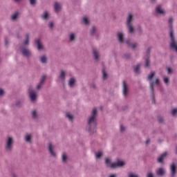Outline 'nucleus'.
I'll return each instance as SVG.
<instances>
[{"label":"nucleus","mask_w":177,"mask_h":177,"mask_svg":"<svg viewBox=\"0 0 177 177\" xmlns=\"http://www.w3.org/2000/svg\"><path fill=\"white\" fill-rule=\"evenodd\" d=\"M97 109L94 107L91 112V115L87 118V124L86 127V131L92 136L97 132L96 127L97 126Z\"/></svg>","instance_id":"obj_1"},{"label":"nucleus","mask_w":177,"mask_h":177,"mask_svg":"<svg viewBox=\"0 0 177 177\" xmlns=\"http://www.w3.org/2000/svg\"><path fill=\"white\" fill-rule=\"evenodd\" d=\"M133 20H135L133 15L128 13L125 23L127 28V32L130 35H135V34H136L137 32V35H138V37H140L143 35V28H142L141 26H138L136 29L133 24Z\"/></svg>","instance_id":"obj_2"},{"label":"nucleus","mask_w":177,"mask_h":177,"mask_svg":"<svg viewBox=\"0 0 177 177\" xmlns=\"http://www.w3.org/2000/svg\"><path fill=\"white\" fill-rule=\"evenodd\" d=\"M167 30L169 34V47L173 49L174 52L177 53V41L176 37H175V30H174V17H169L167 21Z\"/></svg>","instance_id":"obj_3"},{"label":"nucleus","mask_w":177,"mask_h":177,"mask_svg":"<svg viewBox=\"0 0 177 177\" xmlns=\"http://www.w3.org/2000/svg\"><path fill=\"white\" fill-rule=\"evenodd\" d=\"M30 45V33H26L24 36V41L19 46L20 53L22 56L24 57H31L32 56V53L31 50L26 46H28Z\"/></svg>","instance_id":"obj_4"},{"label":"nucleus","mask_w":177,"mask_h":177,"mask_svg":"<svg viewBox=\"0 0 177 177\" xmlns=\"http://www.w3.org/2000/svg\"><path fill=\"white\" fill-rule=\"evenodd\" d=\"M151 49H153L151 46L148 47L144 56V66L145 68H149L150 66H151V60L150 59L151 57Z\"/></svg>","instance_id":"obj_5"},{"label":"nucleus","mask_w":177,"mask_h":177,"mask_svg":"<svg viewBox=\"0 0 177 177\" xmlns=\"http://www.w3.org/2000/svg\"><path fill=\"white\" fill-rule=\"evenodd\" d=\"M15 145V139L12 136H7L5 140V149L6 151H12Z\"/></svg>","instance_id":"obj_6"},{"label":"nucleus","mask_w":177,"mask_h":177,"mask_svg":"<svg viewBox=\"0 0 177 177\" xmlns=\"http://www.w3.org/2000/svg\"><path fill=\"white\" fill-rule=\"evenodd\" d=\"M28 93L30 103H37V100H38V94H37L35 90H33L32 87H29L28 89Z\"/></svg>","instance_id":"obj_7"},{"label":"nucleus","mask_w":177,"mask_h":177,"mask_svg":"<svg viewBox=\"0 0 177 177\" xmlns=\"http://www.w3.org/2000/svg\"><path fill=\"white\" fill-rule=\"evenodd\" d=\"M177 158H173V162L170 164L169 166V177H176L177 174Z\"/></svg>","instance_id":"obj_8"},{"label":"nucleus","mask_w":177,"mask_h":177,"mask_svg":"<svg viewBox=\"0 0 177 177\" xmlns=\"http://www.w3.org/2000/svg\"><path fill=\"white\" fill-rule=\"evenodd\" d=\"M30 116L32 121H35L36 122L39 121V111L37 109H32L30 111Z\"/></svg>","instance_id":"obj_9"},{"label":"nucleus","mask_w":177,"mask_h":177,"mask_svg":"<svg viewBox=\"0 0 177 177\" xmlns=\"http://www.w3.org/2000/svg\"><path fill=\"white\" fill-rule=\"evenodd\" d=\"M122 89L123 96L124 97H128V95L129 94V86H128V83H127L126 81L122 82Z\"/></svg>","instance_id":"obj_10"},{"label":"nucleus","mask_w":177,"mask_h":177,"mask_svg":"<svg viewBox=\"0 0 177 177\" xmlns=\"http://www.w3.org/2000/svg\"><path fill=\"white\" fill-rule=\"evenodd\" d=\"M167 157H168L167 152H165L159 155L156 158V162H158V164H161L162 165H164V164H165V158H167Z\"/></svg>","instance_id":"obj_11"},{"label":"nucleus","mask_w":177,"mask_h":177,"mask_svg":"<svg viewBox=\"0 0 177 177\" xmlns=\"http://www.w3.org/2000/svg\"><path fill=\"white\" fill-rule=\"evenodd\" d=\"M93 58L95 62H99L100 60V52L96 48H93L92 49Z\"/></svg>","instance_id":"obj_12"},{"label":"nucleus","mask_w":177,"mask_h":177,"mask_svg":"<svg viewBox=\"0 0 177 177\" xmlns=\"http://www.w3.org/2000/svg\"><path fill=\"white\" fill-rule=\"evenodd\" d=\"M34 42L35 48L37 49V50H44V44H42L40 38L35 39Z\"/></svg>","instance_id":"obj_13"},{"label":"nucleus","mask_w":177,"mask_h":177,"mask_svg":"<svg viewBox=\"0 0 177 177\" xmlns=\"http://www.w3.org/2000/svg\"><path fill=\"white\" fill-rule=\"evenodd\" d=\"M47 149L52 157H57L56 152H55V146H53V144H52V142H48Z\"/></svg>","instance_id":"obj_14"},{"label":"nucleus","mask_w":177,"mask_h":177,"mask_svg":"<svg viewBox=\"0 0 177 177\" xmlns=\"http://www.w3.org/2000/svg\"><path fill=\"white\" fill-rule=\"evenodd\" d=\"M114 169L115 168H124L127 165V162L121 159H118L116 162H114Z\"/></svg>","instance_id":"obj_15"},{"label":"nucleus","mask_w":177,"mask_h":177,"mask_svg":"<svg viewBox=\"0 0 177 177\" xmlns=\"http://www.w3.org/2000/svg\"><path fill=\"white\" fill-rule=\"evenodd\" d=\"M155 12H156V15H162L163 16H165V15L167 13L165 12V10H164V8H162V6L161 4H158V6H156Z\"/></svg>","instance_id":"obj_16"},{"label":"nucleus","mask_w":177,"mask_h":177,"mask_svg":"<svg viewBox=\"0 0 177 177\" xmlns=\"http://www.w3.org/2000/svg\"><path fill=\"white\" fill-rule=\"evenodd\" d=\"M160 81L158 78H154L153 80L149 82V89L150 91H154V85H160Z\"/></svg>","instance_id":"obj_17"},{"label":"nucleus","mask_w":177,"mask_h":177,"mask_svg":"<svg viewBox=\"0 0 177 177\" xmlns=\"http://www.w3.org/2000/svg\"><path fill=\"white\" fill-rule=\"evenodd\" d=\"M26 100L24 98L17 99L15 102V106L17 109H21L24 106V102Z\"/></svg>","instance_id":"obj_18"},{"label":"nucleus","mask_w":177,"mask_h":177,"mask_svg":"<svg viewBox=\"0 0 177 177\" xmlns=\"http://www.w3.org/2000/svg\"><path fill=\"white\" fill-rule=\"evenodd\" d=\"M59 78L62 84L64 86V82H66V71H64V70H61L59 72Z\"/></svg>","instance_id":"obj_19"},{"label":"nucleus","mask_w":177,"mask_h":177,"mask_svg":"<svg viewBox=\"0 0 177 177\" xmlns=\"http://www.w3.org/2000/svg\"><path fill=\"white\" fill-rule=\"evenodd\" d=\"M117 39L120 44H125V40H124V33L118 32L117 33Z\"/></svg>","instance_id":"obj_20"},{"label":"nucleus","mask_w":177,"mask_h":177,"mask_svg":"<svg viewBox=\"0 0 177 177\" xmlns=\"http://www.w3.org/2000/svg\"><path fill=\"white\" fill-rule=\"evenodd\" d=\"M42 20H45L48 21L50 19V14L47 10L43 12L42 15H41Z\"/></svg>","instance_id":"obj_21"},{"label":"nucleus","mask_w":177,"mask_h":177,"mask_svg":"<svg viewBox=\"0 0 177 177\" xmlns=\"http://www.w3.org/2000/svg\"><path fill=\"white\" fill-rule=\"evenodd\" d=\"M124 44L127 45V46H130L131 49H135L138 46V43H132L129 39L125 40Z\"/></svg>","instance_id":"obj_22"},{"label":"nucleus","mask_w":177,"mask_h":177,"mask_svg":"<svg viewBox=\"0 0 177 177\" xmlns=\"http://www.w3.org/2000/svg\"><path fill=\"white\" fill-rule=\"evenodd\" d=\"M97 32V26H92L90 28L89 35L90 37H95Z\"/></svg>","instance_id":"obj_23"},{"label":"nucleus","mask_w":177,"mask_h":177,"mask_svg":"<svg viewBox=\"0 0 177 177\" xmlns=\"http://www.w3.org/2000/svg\"><path fill=\"white\" fill-rule=\"evenodd\" d=\"M69 42H75L77 38V34L75 32H71L68 35Z\"/></svg>","instance_id":"obj_24"},{"label":"nucleus","mask_w":177,"mask_h":177,"mask_svg":"<svg viewBox=\"0 0 177 177\" xmlns=\"http://www.w3.org/2000/svg\"><path fill=\"white\" fill-rule=\"evenodd\" d=\"M156 174L158 176L162 177L165 175V169L163 167H159L156 170Z\"/></svg>","instance_id":"obj_25"},{"label":"nucleus","mask_w":177,"mask_h":177,"mask_svg":"<svg viewBox=\"0 0 177 177\" xmlns=\"http://www.w3.org/2000/svg\"><path fill=\"white\" fill-rule=\"evenodd\" d=\"M24 140L26 143H32V134L26 133L24 137Z\"/></svg>","instance_id":"obj_26"},{"label":"nucleus","mask_w":177,"mask_h":177,"mask_svg":"<svg viewBox=\"0 0 177 177\" xmlns=\"http://www.w3.org/2000/svg\"><path fill=\"white\" fill-rule=\"evenodd\" d=\"M105 164L108 168H111V169H114V163L111 162V160L109 158L105 159Z\"/></svg>","instance_id":"obj_27"},{"label":"nucleus","mask_w":177,"mask_h":177,"mask_svg":"<svg viewBox=\"0 0 177 177\" xmlns=\"http://www.w3.org/2000/svg\"><path fill=\"white\" fill-rule=\"evenodd\" d=\"M39 60L41 64H46L48 63V57H46V55H41L39 57Z\"/></svg>","instance_id":"obj_28"},{"label":"nucleus","mask_w":177,"mask_h":177,"mask_svg":"<svg viewBox=\"0 0 177 177\" xmlns=\"http://www.w3.org/2000/svg\"><path fill=\"white\" fill-rule=\"evenodd\" d=\"M141 66H142L141 64H138L137 65H136V66H134L133 71H134L135 74H137L138 75V74H140Z\"/></svg>","instance_id":"obj_29"},{"label":"nucleus","mask_w":177,"mask_h":177,"mask_svg":"<svg viewBox=\"0 0 177 177\" xmlns=\"http://www.w3.org/2000/svg\"><path fill=\"white\" fill-rule=\"evenodd\" d=\"M19 15H20V12H19V11L15 12L11 15V20L12 21H16V20L19 19Z\"/></svg>","instance_id":"obj_30"},{"label":"nucleus","mask_w":177,"mask_h":177,"mask_svg":"<svg viewBox=\"0 0 177 177\" xmlns=\"http://www.w3.org/2000/svg\"><path fill=\"white\" fill-rule=\"evenodd\" d=\"M54 10L56 13L60 12L62 10V6H60V3H55L54 5Z\"/></svg>","instance_id":"obj_31"},{"label":"nucleus","mask_w":177,"mask_h":177,"mask_svg":"<svg viewBox=\"0 0 177 177\" xmlns=\"http://www.w3.org/2000/svg\"><path fill=\"white\" fill-rule=\"evenodd\" d=\"M68 160V156H67V154L66 153H63L62 155V162L63 164H67V161Z\"/></svg>","instance_id":"obj_32"},{"label":"nucleus","mask_w":177,"mask_h":177,"mask_svg":"<svg viewBox=\"0 0 177 177\" xmlns=\"http://www.w3.org/2000/svg\"><path fill=\"white\" fill-rule=\"evenodd\" d=\"M154 75H156V73H154L153 71L151 72L147 77V80L148 81H149V82L153 80V78L154 77Z\"/></svg>","instance_id":"obj_33"},{"label":"nucleus","mask_w":177,"mask_h":177,"mask_svg":"<svg viewBox=\"0 0 177 177\" xmlns=\"http://www.w3.org/2000/svg\"><path fill=\"white\" fill-rule=\"evenodd\" d=\"M68 85L71 88H73L74 85H75V79L74 77H71L69 80Z\"/></svg>","instance_id":"obj_34"},{"label":"nucleus","mask_w":177,"mask_h":177,"mask_svg":"<svg viewBox=\"0 0 177 177\" xmlns=\"http://www.w3.org/2000/svg\"><path fill=\"white\" fill-rule=\"evenodd\" d=\"M151 92V100L153 104H156V94H154V91H150Z\"/></svg>","instance_id":"obj_35"},{"label":"nucleus","mask_w":177,"mask_h":177,"mask_svg":"<svg viewBox=\"0 0 177 177\" xmlns=\"http://www.w3.org/2000/svg\"><path fill=\"white\" fill-rule=\"evenodd\" d=\"M95 158L97 160H99L102 158V157L103 156V151H98L97 152L95 153Z\"/></svg>","instance_id":"obj_36"},{"label":"nucleus","mask_w":177,"mask_h":177,"mask_svg":"<svg viewBox=\"0 0 177 177\" xmlns=\"http://www.w3.org/2000/svg\"><path fill=\"white\" fill-rule=\"evenodd\" d=\"M163 82H164V84H165V85L167 86H168V85H169V83H170L169 77H168L167 76H164L163 77Z\"/></svg>","instance_id":"obj_37"},{"label":"nucleus","mask_w":177,"mask_h":177,"mask_svg":"<svg viewBox=\"0 0 177 177\" xmlns=\"http://www.w3.org/2000/svg\"><path fill=\"white\" fill-rule=\"evenodd\" d=\"M82 21L84 24H86V26H89V24H91V21H89V19H88V17H83L82 19Z\"/></svg>","instance_id":"obj_38"},{"label":"nucleus","mask_w":177,"mask_h":177,"mask_svg":"<svg viewBox=\"0 0 177 177\" xmlns=\"http://www.w3.org/2000/svg\"><path fill=\"white\" fill-rule=\"evenodd\" d=\"M66 117L68 118V121H73L74 120V115H71L69 113H66Z\"/></svg>","instance_id":"obj_39"},{"label":"nucleus","mask_w":177,"mask_h":177,"mask_svg":"<svg viewBox=\"0 0 177 177\" xmlns=\"http://www.w3.org/2000/svg\"><path fill=\"white\" fill-rule=\"evenodd\" d=\"M45 81H46V76L43 75H41L39 83L44 85L45 84Z\"/></svg>","instance_id":"obj_40"},{"label":"nucleus","mask_w":177,"mask_h":177,"mask_svg":"<svg viewBox=\"0 0 177 177\" xmlns=\"http://www.w3.org/2000/svg\"><path fill=\"white\" fill-rule=\"evenodd\" d=\"M107 77H108L107 72H106L105 68H103L102 69V79L107 80Z\"/></svg>","instance_id":"obj_41"},{"label":"nucleus","mask_w":177,"mask_h":177,"mask_svg":"<svg viewBox=\"0 0 177 177\" xmlns=\"http://www.w3.org/2000/svg\"><path fill=\"white\" fill-rule=\"evenodd\" d=\"M158 121L160 124H164L165 120L164 119L163 116L159 115L158 116Z\"/></svg>","instance_id":"obj_42"},{"label":"nucleus","mask_w":177,"mask_h":177,"mask_svg":"<svg viewBox=\"0 0 177 177\" xmlns=\"http://www.w3.org/2000/svg\"><path fill=\"white\" fill-rule=\"evenodd\" d=\"M123 59H126V60H128L131 59V53H126L123 55Z\"/></svg>","instance_id":"obj_43"},{"label":"nucleus","mask_w":177,"mask_h":177,"mask_svg":"<svg viewBox=\"0 0 177 177\" xmlns=\"http://www.w3.org/2000/svg\"><path fill=\"white\" fill-rule=\"evenodd\" d=\"M42 86H44V84L39 82L35 87L36 91H41V89H42Z\"/></svg>","instance_id":"obj_44"},{"label":"nucleus","mask_w":177,"mask_h":177,"mask_svg":"<svg viewBox=\"0 0 177 177\" xmlns=\"http://www.w3.org/2000/svg\"><path fill=\"white\" fill-rule=\"evenodd\" d=\"M166 71H167V74H174V69H172V68H169V66H167Z\"/></svg>","instance_id":"obj_45"},{"label":"nucleus","mask_w":177,"mask_h":177,"mask_svg":"<svg viewBox=\"0 0 177 177\" xmlns=\"http://www.w3.org/2000/svg\"><path fill=\"white\" fill-rule=\"evenodd\" d=\"M28 1H29L30 5H31L32 6H35V5L37 4V0H28Z\"/></svg>","instance_id":"obj_46"},{"label":"nucleus","mask_w":177,"mask_h":177,"mask_svg":"<svg viewBox=\"0 0 177 177\" xmlns=\"http://www.w3.org/2000/svg\"><path fill=\"white\" fill-rule=\"evenodd\" d=\"M4 45H5V46H6V48H8V46H9V38H8V37L5 38Z\"/></svg>","instance_id":"obj_47"},{"label":"nucleus","mask_w":177,"mask_h":177,"mask_svg":"<svg viewBox=\"0 0 177 177\" xmlns=\"http://www.w3.org/2000/svg\"><path fill=\"white\" fill-rule=\"evenodd\" d=\"M48 27L50 30H53V27H55V24L53 23V21H50L48 23Z\"/></svg>","instance_id":"obj_48"},{"label":"nucleus","mask_w":177,"mask_h":177,"mask_svg":"<svg viewBox=\"0 0 177 177\" xmlns=\"http://www.w3.org/2000/svg\"><path fill=\"white\" fill-rule=\"evenodd\" d=\"M5 96V90L0 88V97Z\"/></svg>","instance_id":"obj_49"},{"label":"nucleus","mask_w":177,"mask_h":177,"mask_svg":"<svg viewBox=\"0 0 177 177\" xmlns=\"http://www.w3.org/2000/svg\"><path fill=\"white\" fill-rule=\"evenodd\" d=\"M90 88H91V89H96V88H97V86H96V84H95V83H91V84H90Z\"/></svg>","instance_id":"obj_50"},{"label":"nucleus","mask_w":177,"mask_h":177,"mask_svg":"<svg viewBox=\"0 0 177 177\" xmlns=\"http://www.w3.org/2000/svg\"><path fill=\"white\" fill-rule=\"evenodd\" d=\"M107 177H118V175L116 173H111L107 176Z\"/></svg>","instance_id":"obj_51"},{"label":"nucleus","mask_w":177,"mask_h":177,"mask_svg":"<svg viewBox=\"0 0 177 177\" xmlns=\"http://www.w3.org/2000/svg\"><path fill=\"white\" fill-rule=\"evenodd\" d=\"M177 113V109H173L171 110V115H176Z\"/></svg>","instance_id":"obj_52"},{"label":"nucleus","mask_w":177,"mask_h":177,"mask_svg":"<svg viewBox=\"0 0 177 177\" xmlns=\"http://www.w3.org/2000/svg\"><path fill=\"white\" fill-rule=\"evenodd\" d=\"M150 142H151L150 138H147V140L145 142L146 146H149V145H150Z\"/></svg>","instance_id":"obj_53"},{"label":"nucleus","mask_w":177,"mask_h":177,"mask_svg":"<svg viewBox=\"0 0 177 177\" xmlns=\"http://www.w3.org/2000/svg\"><path fill=\"white\" fill-rule=\"evenodd\" d=\"M122 111H125V110H128V106L124 105L123 106H122Z\"/></svg>","instance_id":"obj_54"},{"label":"nucleus","mask_w":177,"mask_h":177,"mask_svg":"<svg viewBox=\"0 0 177 177\" xmlns=\"http://www.w3.org/2000/svg\"><path fill=\"white\" fill-rule=\"evenodd\" d=\"M147 177H154V175H153V173L149 172V173L147 174Z\"/></svg>","instance_id":"obj_55"},{"label":"nucleus","mask_w":177,"mask_h":177,"mask_svg":"<svg viewBox=\"0 0 177 177\" xmlns=\"http://www.w3.org/2000/svg\"><path fill=\"white\" fill-rule=\"evenodd\" d=\"M125 131V127L124 126L121 125L120 126V132H124Z\"/></svg>","instance_id":"obj_56"},{"label":"nucleus","mask_w":177,"mask_h":177,"mask_svg":"<svg viewBox=\"0 0 177 177\" xmlns=\"http://www.w3.org/2000/svg\"><path fill=\"white\" fill-rule=\"evenodd\" d=\"M12 177H19V176H17V174L13 173V174H12Z\"/></svg>","instance_id":"obj_57"},{"label":"nucleus","mask_w":177,"mask_h":177,"mask_svg":"<svg viewBox=\"0 0 177 177\" xmlns=\"http://www.w3.org/2000/svg\"><path fill=\"white\" fill-rule=\"evenodd\" d=\"M151 3H155V2H156L157 0H149Z\"/></svg>","instance_id":"obj_58"},{"label":"nucleus","mask_w":177,"mask_h":177,"mask_svg":"<svg viewBox=\"0 0 177 177\" xmlns=\"http://www.w3.org/2000/svg\"><path fill=\"white\" fill-rule=\"evenodd\" d=\"M15 2H20L21 0H13Z\"/></svg>","instance_id":"obj_59"},{"label":"nucleus","mask_w":177,"mask_h":177,"mask_svg":"<svg viewBox=\"0 0 177 177\" xmlns=\"http://www.w3.org/2000/svg\"><path fill=\"white\" fill-rule=\"evenodd\" d=\"M176 154H177V146L176 147Z\"/></svg>","instance_id":"obj_60"},{"label":"nucleus","mask_w":177,"mask_h":177,"mask_svg":"<svg viewBox=\"0 0 177 177\" xmlns=\"http://www.w3.org/2000/svg\"><path fill=\"white\" fill-rule=\"evenodd\" d=\"M158 142H159V143H161L162 141H161V140H158Z\"/></svg>","instance_id":"obj_61"}]
</instances>
